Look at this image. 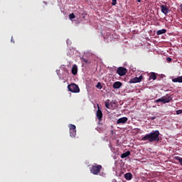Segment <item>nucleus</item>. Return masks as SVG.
<instances>
[{"label":"nucleus","instance_id":"4be33fe9","mask_svg":"<svg viewBox=\"0 0 182 182\" xmlns=\"http://www.w3.org/2000/svg\"><path fill=\"white\" fill-rule=\"evenodd\" d=\"M176 114H182V109L176 110Z\"/></svg>","mask_w":182,"mask_h":182},{"label":"nucleus","instance_id":"9d476101","mask_svg":"<svg viewBox=\"0 0 182 182\" xmlns=\"http://www.w3.org/2000/svg\"><path fill=\"white\" fill-rule=\"evenodd\" d=\"M96 116L97 119L100 120V122L103 118V113L102 112V110H100V107H98V109L97 110Z\"/></svg>","mask_w":182,"mask_h":182},{"label":"nucleus","instance_id":"412c9836","mask_svg":"<svg viewBox=\"0 0 182 182\" xmlns=\"http://www.w3.org/2000/svg\"><path fill=\"white\" fill-rule=\"evenodd\" d=\"M96 87L97 89H102V83L100 82H97V85H96Z\"/></svg>","mask_w":182,"mask_h":182},{"label":"nucleus","instance_id":"0eeeda50","mask_svg":"<svg viewBox=\"0 0 182 182\" xmlns=\"http://www.w3.org/2000/svg\"><path fill=\"white\" fill-rule=\"evenodd\" d=\"M143 79V75H140L139 77H135L129 80V83H140Z\"/></svg>","mask_w":182,"mask_h":182},{"label":"nucleus","instance_id":"aec40b11","mask_svg":"<svg viewBox=\"0 0 182 182\" xmlns=\"http://www.w3.org/2000/svg\"><path fill=\"white\" fill-rule=\"evenodd\" d=\"M75 14L72 13L69 15V18L70 19V21H72L73 19H75Z\"/></svg>","mask_w":182,"mask_h":182},{"label":"nucleus","instance_id":"1a4fd4ad","mask_svg":"<svg viewBox=\"0 0 182 182\" xmlns=\"http://www.w3.org/2000/svg\"><path fill=\"white\" fill-rule=\"evenodd\" d=\"M129 120V118L126 117H123L122 118H119L117 121V124H124L127 121Z\"/></svg>","mask_w":182,"mask_h":182},{"label":"nucleus","instance_id":"6ab92c4d","mask_svg":"<svg viewBox=\"0 0 182 182\" xmlns=\"http://www.w3.org/2000/svg\"><path fill=\"white\" fill-rule=\"evenodd\" d=\"M105 107H107V109H111L110 103L109 102V100L105 102Z\"/></svg>","mask_w":182,"mask_h":182},{"label":"nucleus","instance_id":"5701e85b","mask_svg":"<svg viewBox=\"0 0 182 182\" xmlns=\"http://www.w3.org/2000/svg\"><path fill=\"white\" fill-rule=\"evenodd\" d=\"M82 60L85 62V63H89V60L82 58Z\"/></svg>","mask_w":182,"mask_h":182},{"label":"nucleus","instance_id":"39448f33","mask_svg":"<svg viewBox=\"0 0 182 182\" xmlns=\"http://www.w3.org/2000/svg\"><path fill=\"white\" fill-rule=\"evenodd\" d=\"M68 127L70 129V137H76V126L75 124H69Z\"/></svg>","mask_w":182,"mask_h":182},{"label":"nucleus","instance_id":"2eb2a0df","mask_svg":"<svg viewBox=\"0 0 182 182\" xmlns=\"http://www.w3.org/2000/svg\"><path fill=\"white\" fill-rule=\"evenodd\" d=\"M124 178H126V180H132L133 175H132L131 173H127L124 174Z\"/></svg>","mask_w":182,"mask_h":182},{"label":"nucleus","instance_id":"7ed1b4c3","mask_svg":"<svg viewBox=\"0 0 182 182\" xmlns=\"http://www.w3.org/2000/svg\"><path fill=\"white\" fill-rule=\"evenodd\" d=\"M102 165H98L97 164H95L92 166L90 168V171L94 176H97L100 173V170H102Z\"/></svg>","mask_w":182,"mask_h":182},{"label":"nucleus","instance_id":"f257e3e1","mask_svg":"<svg viewBox=\"0 0 182 182\" xmlns=\"http://www.w3.org/2000/svg\"><path fill=\"white\" fill-rule=\"evenodd\" d=\"M143 141H149V143H153V141L159 142L160 141V132L159 130L153 131L149 134H146L144 136L141 138Z\"/></svg>","mask_w":182,"mask_h":182},{"label":"nucleus","instance_id":"a211bd4d","mask_svg":"<svg viewBox=\"0 0 182 182\" xmlns=\"http://www.w3.org/2000/svg\"><path fill=\"white\" fill-rule=\"evenodd\" d=\"M176 160H177L178 161H179L181 166H182V158L180 156H176L175 157Z\"/></svg>","mask_w":182,"mask_h":182},{"label":"nucleus","instance_id":"ddd939ff","mask_svg":"<svg viewBox=\"0 0 182 182\" xmlns=\"http://www.w3.org/2000/svg\"><path fill=\"white\" fill-rule=\"evenodd\" d=\"M71 72H72V74L74 75H77V65H73Z\"/></svg>","mask_w":182,"mask_h":182},{"label":"nucleus","instance_id":"f03ea898","mask_svg":"<svg viewBox=\"0 0 182 182\" xmlns=\"http://www.w3.org/2000/svg\"><path fill=\"white\" fill-rule=\"evenodd\" d=\"M173 100V97L169 95H166V96H164L156 100H155L156 103H159V102H160L161 103H170V102H171Z\"/></svg>","mask_w":182,"mask_h":182},{"label":"nucleus","instance_id":"f3484780","mask_svg":"<svg viewBox=\"0 0 182 182\" xmlns=\"http://www.w3.org/2000/svg\"><path fill=\"white\" fill-rule=\"evenodd\" d=\"M166 32H167V30L163 28L161 30H159L157 32H156V35H163V33H166Z\"/></svg>","mask_w":182,"mask_h":182},{"label":"nucleus","instance_id":"20e7f679","mask_svg":"<svg viewBox=\"0 0 182 182\" xmlns=\"http://www.w3.org/2000/svg\"><path fill=\"white\" fill-rule=\"evenodd\" d=\"M68 89L69 92H71L72 93H79V92H80V89L79 88V86H77L75 83L68 85Z\"/></svg>","mask_w":182,"mask_h":182},{"label":"nucleus","instance_id":"6e6552de","mask_svg":"<svg viewBox=\"0 0 182 182\" xmlns=\"http://www.w3.org/2000/svg\"><path fill=\"white\" fill-rule=\"evenodd\" d=\"M161 11L162 14H164V15H167V14H168V12L170 11V9H168V7H167L166 5H161Z\"/></svg>","mask_w":182,"mask_h":182},{"label":"nucleus","instance_id":"4468645a","mask_svg":"<svg viewBox=\"0 0 182 182\" xmlns=\"http://www.w3.org/2000/svg\"><path fill=\"white\" fill-rule=\"evenodd\" d=\"M157 79V75H156L155 73H151L149 75V80H156Z\"/></svg>","mask_w":182,"mask_h":182},{"label":"nucleus","instance_id":"9b49d317","mask_svg":"<svg viewBox=\"0 0 182 182\" xmlns=\"http://www.w3.org/2000/svg\"><path fill=\"white\" fill-rule=\"evenodd\" d=\"M122 85L123 84L121 82L117 81V82H114L113 88L114 89H120V87H122Z\"/></svg>","mask_w":182,"mask_h":182},{"label":"nucleus","instance_id":"cd10ccee","mask_svg":"<svg viewBox=\"0 0 182 182\" xmlns=\"http://www.w3.org/2000/svg\"><path fill=\"white\" fill-rule=\"evenodd\" d=\"M156 119V117H152V120H154Z\"/></svg>","mask_w":182,"mask_h":182},{"label":"nucleus","instance_id":"bb28decb","mask_svg":"<svg viewBox=\"0 0 182 182\" xmlns=\"http://www.w3.org/2000/svg\"><path fill=\"white\" fill-rule=\"evenodd\" d=\"M137 2H141V0H137Z\"/></svg>","mask_w":182,"mask_h":182},{"label":"nucleus","instance_id":"b1692460","mask_svg":"<svg viewBox=\"0 0 182 182\" xmlns=\"http://www.w3.org/2000/svg\"><path fill=\"white\" fill-rule=\"evenodd\" d=\"M117 1V0H112V5H113V6L116 5Z\"/></svg>","mask_w":182,"mask_h":182},{"label":"nucleus","instance_id":"dca6fc26","mask_svg":"<svg viewBox=\"0 0 182 182\" xmlns=\"http://www.w3.org/2000/svg\"><path fill=\"white\" fill-rule=\"evenodd\" d=\"M130 156V151H127V152L122 154L121 155V159H126V157H129Z\"/></svg>","mask_w":182,"mask_h":182},{"label":"nucleus","instance_id":"a878e982","mask_svg":"<svg viewBox=\"0 0 182 182\" xmlns=\"http://www.w3.org/2000/svg\"><path fill=\"white\" fill-rule=\"evenodd\" d=\"M113 105H114V102H111L109 103V107L111 106V107H113Z\"/></svg>","mask_w":182,"mask_h":182},{"label":"nucleus","instance_id":"423d86ee","mask_svg":"<svg viewBox=\"0 0 182 182\" xmlns=\"http://www.w3.org/2000/svg\"><path fill=\"white\" fill-rule=\"evenodd\" d=\"M117 73L119 76H124L127 73V69L124 67H119L117 70Z\"/></svg>","mask_w":182,"mask_h":182},{"label":"nucleus","instance_id":"393cba45","mask_svg":"<svg viewBox=\"0 0 182 182\" xmlns=\"http://www.w3.org/2000/svg\"><path fill=\"white\" fill-rule=\"evenodd\" d=\"M171 60H172L171 58H170V57L166 58L167 62H171Z\"/></svg>","mask_w":182,"mask_h":182},{"label":"nucleus","instance_id":"f8f14e48","mask_svg":"<svg viewBox=\"0 0 182 182\" xmlns=\"http://www.w3.org/2000/svg\"><path fill=\"white\" fill-rule=\"evenodd\" d=\"M172 82H173V83H182V75L172 79Z\"/></svg>","mask_w":182,"mask_h":182}]
</instances>
